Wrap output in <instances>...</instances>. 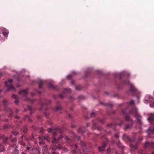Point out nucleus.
Listing matches in <instances>:
<instances>
[{
  "label": "nucleus",
  "instance_id": "obj_1",
  "mask_svg": "<svg viewBox=\"0 0 154 154\" xmlns=\"http://www.w3.org/2000/svg\"><path fill=\"white\" fill-rule=\"evenodd\" d=\"M48 131L49 132H52L53 134V139L52 140V142L53 143H55L57 142H60V140L62 138H64L66 140V142L69 143L71 146H72L71 143L72 140L70 139L67 136H65L63 137L61 135L57 139H56L55 136L57 134V132L61 133L63 132V129L59 128H56L55 129H53L51 128H49Z\"/></svg>",
  "mask_w": 154,
  "mask_h": 154
},
{
  "label": "nucleus",
  "instance_id": "obj_2",
  "mask_svg": "<svg viewBox=\"0 0 154 154\" xmlns=\"http://www.w3.org/2000/svg\"><path fill=\"white\" fill-rule=\"evenodd\" d=\"M122 114L125 115L124 117L125 120L128 122V124H126L124 128L125 130L130 128L132 127L133 122V120L130 118L129 116V114L128 113V108H126L124 109H122Z\"/></svg>",
  "mask_w": 154,
  "mask_h": 154
},
{
  "label": "nucleus",
  "instance_id": "obj_3",
  "mask_svg": "<svg viewBox=\"0 0 154 154\" xmlns=\"http://www.w3.org/2000/svg\"><path fill=\"white\" fill-rule=\"evenodd\" d=\"M128 113L129 115H132L135 116L137 119V123L139 124H142L141 121L138 118H140V116L138 114L137 112V110L136 108H134L132 109L130 111L128 109Z\"/></svg>",
  "mask_w": 154,
  "mask_h": 154
},
{
  "label": "nucleus",
  "instance_id": "obj_4",
  "mask_svg": "<svg viewBox=\"0 0 154 154\" xmlns=\"http://www.w3.org/2000/svg\"><path fill=\"white\" fill-rule=\"evenodd\" d=\"M148 120L149 122L151 123H152V124L154 125V122L153 123V122H154V114H150L148 115ZM153 128L151 127L149 128V129L151 131V132L152 134H154V125L152 126Z\"/></svg>",
  "mask_w": 154,
  "mask_h": 154
},
{
  "label": "nucleus",
  "instance_id": "obj_5",
  "mask_svg": "<svg viewBox=\"0 0 154 154\" xmlns=\"http://www.w3.org/2000/svg\"><path fill=\"white\" fill-rule=\"evenodd\" d=\"M144 149H154V143L146 142L143 146Z\"/></svg>",
  "mask_w": 154,
  "mask_h": 154
},
{
  "label": "nucleus",
  "instance_id": "obj_6",
  "mask_svg": "<svg viewBox=\"0 0 154 154\" xmlns=\"http://www.w3.org/2000/svg\"><path fill=\"white\" fill-rule=\"evenodd\" d=\"M13 82V80L12 79H10L8 81H6L5 84L6 86L8 87V89L7 90V91H8L9 89H14V88L11 85Z\"/></svg>",
  "mask_w": 154,
  "mask_h": 154
},
{
  "label": "nucleus",
  "instance_id": "obj_7",
  "mask_svg": "<svg viewBox=\"0 0 154 154\" xmlns=\"http://www.w3.org/2000/svg\"><path fill=\"white\" fill-rule=\"evenodd\" d=\"M71 90L70 88H65L64 89L62 93L60 94L58 97L62 99L64 98L65 94L67 93H70L71 92Z\"/></svg>",
  "mask_w": 154,
  "mask_h": 154
},
{
  "label": "nucleus",
  "instance_id": "obj_8",
  "mask_svg": "<svg viewBox=\"0 0 154 154\" xmlns=\"http://www.w3.org/2000/svg\"><path fill=\"white\" fill-rule=\"evenodd\" d=\"M122 139L125 141H128L129 142H132L135 140V138L134 137L131 139L127 135L125 134H123Z\"/></svg>",
  "mask_w": 154,
  "mask_h": 154
},
{
  "label": "nucleus",
  "instance_id": "obj_9",
  "mask_svg": "<svg viewBox=\"0 0 154 154\" xmlns=\"http://www.w3.org/2000/svg\"><path fill=\"white\" fill-rule=\"evenodd\" d=\"M62 148V147L60 145H59L57 148L55 149L53 148L51 150V153L52 154H59V153L57 152V150L58 149H60Z\"/></svg>",
  "mask_w": 154,
  "mask_h": 154
},
{
  "label": "nucleus",
  "instance_id": "obj_10",
  "mask_svg": "<svg viewBox=\"0 0 154 154\" xmlns=\"http://www.w3.org/2000/svg\"><path fill=\"white\" fill-rule=\"evenodd\" d=\"M5 110L7 112H10L8 116L9 117H11L13 116V112L10 108L5 107Z\"/></svg>",
  "mask_w": 154,
  "mask_h": 154
},
{
  "label": "nucleus",
  "instance_id": "obj_11",
  "mask_svg": "<svg viewBox=\"0 0 154 154\" xmlns=\"http://www.w3.org/2000/svg\"><path fill=\"white\" fill-rule=\"evenodd\" d=\"M106 145L105 143H103L101 146H98V150L100 152L103 151Z\"/></svg>",
  "mask_w": 154,
  "mask_h": 154
},
{
  "label": "nucleus",
  "instance_id": "obj_12",
  "mask_svg": "<svg viewBox=\"0 0 154 154\" xmlns=\"http://www.w3.org/2000/svg\"><path fill=\"white\" fill-rule=\"evenodd\" d=\"M27 91V89L21 90L20 91L19 94L24 96H25L28 94Z\"/></svg>",
  "mask_w": 154,
  "mask_h": 154
},
{
  "label": "nucleus",
  "instance_id": "obj_13",
  "mask_svg": "<svg viewBox=\"0 0 154 154\" xmlns=\"http://www.w3.org/2000/svg\"><path fill=\"white\" fill-rule=\"evenodd\" d=\"M41 104L42 106L44 105V104H45L46 105H48L50 104L51 103V100H48L47 99H45V102L44 103L42 102V101H41Z\"/></svg>",
  "mask_w": 154,
  "mask_h": 154
},
{
  "label": "nucleus",
  "instance_id": "obj_14",
  "mask_svg": "<svg viewBox=\"0 0 154 154\" xmlns=\"http://www.w3.org/2000/svg\"><path fill=\"white\" fill-rule=\"evenodd\" d=\"M85 130V127L80 128L78 130V132L83 135Z\"/></svg>",
  "mask_w": 154,
  "mask_h": 154
},
{
  "label": "nucleus",
  "instance_id": "obj_15",
  "mask_svg": "<svg viewBox=\"0 0 154 154\" xmlns=\"http://www.w3.org/2000/svg\"><path fill=\"white\" fill-rule=\"evenodd\" d=\"M130 90L133 93L135 92L136 91V88L132 84H130Z\"/></svg>",
  "mask_w": 154,
  "mask_h": 154
},
{
  "label": "nucleus",
  "instance_id": "obj_16",
  "mask_svg": "<svg viewBox=\"0 0 154 154\" xmlns=\"http://www.w3.org/2000/svg\"><path fill=\"white\" fill-rule=\"evenodd\" d=\"M12 97L14 99H16V100L14 102L15 103L17 104L19 102V101L17 99V96L15 94H12Z\"/></svg>",
  "mask_w": 154,
  "mask_h": 154
},
{
  "label": "nucleus",
  "instance_id": "obj_17",
  "mask_svg": "<svg viewBox=\"0 0 154 154\" xmlns=\"http://www.w3.org/2000/svg\"><path fill=\"white\" fill-rule=\"evenodd\" d=\"M100 104L102 105H104L106 106H107L108 107H109L110 108H112V103H103L102 102H100Z\"/></svg>",
  "mask_w": 154,
  "mask_h": 154
},
{
  "label": "nucleus",
  "instance_id": "obj_18",
  "mask_svg": "<svg viewBox=\"0 0 154 154\" xmlns=\"http://www.w3.org/2000/svg\"><path fill=\"white\" fill-rule=\"evenodd\" d=\"M44 81L42 80H40L38 82V85H39V88H42V86L43 85L44 83Z\"/></svg>",
  "mask_w": 154,
  "mask_h": 154
},
{
  "label": "nucleus",
  "instance_id": "obj_19",
  "mask_svg": "<svg viewBox=\"0 0 154 154\" xmlns=\"http://www.w3.org/2000/svg\"><path fill=\"white\" fill-rule=\"evenodd\" d=\"M5 151V146L2 144H0V152Z\"/></svg>",
  "mask_w": 154,
  "mask_h": 154
},
{
  "label": "nucleus",
  "instance_id": "obj_20",
  "mask_svg": "<svg viewBox=\"0 0 154 154\" xmlns=\"http://www.w3.org/2000/svg\"><path fill=\"white\" fill-rule=\"evenodd\" d=\"M48 86L50 88H52L53 89H56V86H54L51 83H48Z\"/></svg>",
  "mask_w": 154,
  "mask_h": 154
},
{
  "label": "nucleus",
  "instance_id": "obj_21",
  "mask_svg": "<svg viewBox=\"0 0 154 154\" xmlns=\"http://www.w3.org/2000/svg\"><path fill=\"white\" fill-rule=\"evenodd\" d=\"M130 146L132 148H134V149H136L137 147L138 144L136 143L135 145H133L131 144L130 145Z\"/></svg>",
  "mask_w": 154,
  "mask_h": 154
},
{
  "label": "nucleus",
  "instance_id": "obj_22",
  "mask_svg": "<svg viewBox=\"0 0 154 154\" xmlns=\"http://www.w3.org/2000/svg\"><path fill=\"white\" fill-rule=\"evenodd\" d=\"M12 154H19V152L18 150L17 149V148H15L14 150V152Z\"/></svg>",
  "mask_w": 154,
  "mask_h": 154
},
{
  "label": "nucleus",
  "instance_id": "obj_23",
  "mask_svg": "<svg viewBox=\"0 0 154 154\" xmlns=\"http://www.w3.org/2000/svg\"><path fill=\"white\" fill-rule=\"evenodd\" d=\"M8 137H6L5 138V139L3 140V142L5 144H6L8 143Z\"/></svg>",
  "mask_w": 154,
  "mask_h": 154
},
{
  "label": "nucleus",
  "instance_id": "obj_24",
  "mask_svg": "<svg viewBox=\"0 0 154 154\" xmlns=\"http://www.w3.org/2000/svg\"><path fill=\"white\" fill-rule=\"evenodd\" d=\"M117 124L119 126H121L122 125H124V122L122 120H120V122L119 123H117Z\"/></svg>",
  "mask_w": 154,
  "mask_h": 154
},
{
  "label": "nucleus",
  "instance_id": "obj_25",
  "mask_svg": "<svg viewBox=\"0 0 154 154\" xmlns=\"http://www.w3.org/2000/svg\"><path fill=\"white\" fill-rule=\"evenodd\" d=\"M27 109L28 110H30V114L31 115L33 112L32 110V107L31 106H27Z\"/></svg>",
  "mask_w": 154,
  "mask_h": 154
},
{
  "label": "nucleus",
  "instance_id": "obj_26",
  "mask_svg": "<svg viewBox=\"0 0 154 154\" xmlns=\"http://www.w3.org/2000/svg\"><path fill=\"white\" fill-rule=\"evenodd\" d=\"M61 107L60 106H58L55 108L54 110L55 111L60 110L61 109Z\"/></svg>",
  "mask_w": 154,
  "mask_h": 154
},
{
  "label": "nucleus",
  "instance_id": "obj_27",
  "mask_svg": "<svg viewBox=\"0 0 154 154\" xmlns=\"http://www.w3.org/2000/svg\"><path fill=\"white\" fill-rule=\"evenodd\" d=\"M12 133L15 136H17L19 134V132H18L17 131L14 130L12 132Z\"/></svg>",
  "mask_w": 154,
  "mask_h": 154
},
{
  "label": "nucleus",
  "instance_id": "obj_28",
  "mask_svg": "<svg viewBox=\"0 0 154 154\" xmlns=\"http://www.w3.org/2000/svg\"><path fill=\"white\" fill-rule=\"evenodd\" d=\"M122 82L123 84L124 85H128L130 84L129 81L128 80L124 81Z\"/></svg>",
  "mask_w": 154,
  "mask_h": 154
},
{
  "label": "nucleus",
  "instance_id": "obj_29",
  "mask_svg": "<svg viewBox=\"0 0 154 154\" xmlns=\"http://www.w3.org/2000/svg\"><path fill=\"white\" fill-rule=\"evenodd\" d=\"M8 30H6L5 32H2V34L5 36H6L8 35Z\"/></svg>",
  "mask_w": 154,
  "mask_h": 154
},
{
  "label": "nucleus",
  "instance_id": "obj_30",
  "mask_svg": "<svg viewBox=\"0 0 154 154\" xmlns=\"http://www.w3.org/2000/svg\"><path fill=\"white\" fill-rule=\"evenodd\" d=\"M81 143L82 147H84V148L85 147L86 143L84 141L81 142Z\"/></svg>",
  "mask_w": 154,
  "mask_h": 154
},
{
  "label": "nucleus",
  "instance_id": "obj_31",
  "mask_svg": "<svg viewBox=\"0 0 154 154\" xmlns=\"http://www.w3.org/2000/svg\"><path fill=\"white\" fill-rule=\"evenodd\" d=\"M27 118L28 119V120H29L30 122H32V121L29 117V116L28 115H26L25 116V119H26Z\"/></svg>",
  "mask_w": 154,
  "mask_h": 154
},
{
  "label": "nucleus",
  "instance_id": "obj_32",
  "mask_svg": "<svg viewBox=\"0 0 154 154\" xmlns=\"http://www.w3.org/2000/svg\"><path fill=\"white\" fill-rule=\"evenodd\" d=\"M23 131L24 133H26L27 131V128L26 126H24L23 127Z\"/></svg>",
  "mask_w": 154,
  "mask_h": 154
},
{
  "label": "nucleus",
  "instance_id": "obj_33",
  "mask_svg": "<svg viewBox=\"0 0 154 154\" xmlns=\"http://www.w3.org/2000/svg\"><path fill=\"white\" fill-rule=\"evenodd\" d=\"M40 139H41L42 140H47V138L46 137L44 136H42L39 137Z\"/></svg>",
  "mask_w": 154,
  "mask_h": 154
},
{
  "label": "nucleus",
  "instance_id": "obj_34",
  "mask_svg": "<svg viewBox=\"0 0 154 154\" xmlns=\"http://www.w3.org/2000/svg\"><path fill=\"white\" fill-rule=\"evenodd\" d=\"M3 104L4 106H6L8 103V101L6 100H4L3 101Z\"/></svg>",
  "mask_w": 154,
  "mask_h": 154
},
{
  "label": "nucleus",
  "instance_id": "obj_35",
  "mask_svg": "<svg viewBox=\"0 0 154 154\" xmlns=\"http://www.w3.org/2000/svg\"><path fill=\"white\" fill-rule=\"evenodd\" d=\"M97 120L102 123H103L104 121V119H100V118H98Z\"/></svg>",
  "mask_w": 154,
  "mask_h": 154
},
{
  "label": "nucleus",
  "instance_id": "obj_36",
  "mask_svg": "<svg viewBox=\"0 0 154 154\" xmlns=\"http://www.w3.org/2000/svg\"><path fill=\"white\" fill-rule=\"evenodd\" d=\"M11 141L13 143H15L17 141L16 138H14L11 139Z\"/></svg>",
  "mask_w": 154,
  "mask_h": 154
},
{
  "label": "nucleus",
  "instance_id": "obj_37",
  "mask_svg": "<svg viewBox=\"0 0 154 154\" xmlns=\"http://www.w3.org/2000/svg\"><path fill=\"white\" fill-rule=\"evenodd\" d=\"M75 88L77 90H80L81 89V87L80 85H77L75 87Z\"/></svg>",
  "mask_w": 154,
  "mask_h": 154
},
{
  "label": "nucleus",
  "instance_id": "obj_38",
  "mask_svg": "<svg viewBox=\"0 0 154 154\" xmlns=\"http://www.w3.org/2000/svg\"><path fill=\"white\" fill-rule=\"evenodd\" d=\"M128 104L130 105H132L134 103V101L132 100L128 103Z\"/></svg>",
  "mask_w": 154,
  "mask_h": 154
},
{
  "label": "nucleus",
  "instance_id": "obj_39",
  "mask_svg": "<svg viewBox=\"0 0 154 154\" xmlns=\"http://www.w3.org/2000/svg\"><path fill=\"white\" fill-rule=\"evenodd\" d=\"M5 138V135L2 134H0V140L3 139Z\"/></svg>",
  "mask_w": 154,
  "mask_h": 154
},
{
  "label": "nucleus",
  "instance_id": "obj_40",
  "mask_svg": "<svg viewBox=\"0 0 154 154\" xmlns=\"http://www.w3.org/2000/svg\"><path fill=\"white\" fill-rule=\"evenodd\" d=\"M3 128L4 129H8V126L7 125H4Z\"/></svg>",
  "mask_w": 154,
  "mask_h": 154
},
{
  "label": "nucleus",
  "instance_id": "obj_41",
  "mask_svg": "<svg viewBox=\"0 0 154 154\" xmlns=\"http://www.w3.org/2000/svg\"><path fill=\"white\" fill-rule=\"evenodd\" d=\"M97 127V124L96 123H94V122L93 123V129H95Z\"/></svg>",
  "mask_w": 154,
  "mask_h": 154
},
{
  "label": "nucleus",
  "instance_id": "obj_42",
  "mask_svg": "<svg viewBox=\"0 0 154 154\" xmlns=\"http://www.w3.org/2000/svg\"><path fill=\"white\" fill-rule=\"evenodd\" d=\"M95 113L94 112H92L91 114V117H93L95 116Z\"/></svg>",
  "mask_w": 154,
  "mask_h": 154
},
{
  "label": "nucleus",
  "instance_id": "obj_43",
  "mask_svg": "<svg viewBox=\"0 0 154 154\" xmlns=\"http://www.w3.org/2000/svg\"><path fill=\"white\" fill-rule=\"evenodd\" d=\"M79 98L80 99H84V97L83 96L81 95L79 96Z\"/></svg>",
  "mask_w": 154,
  "mask_h": 154
},
{
  "label": "nucleus",
  "instance_id": "obj_44",
  "mask_svg": "<svg viewBox=\"0 0 154 154\" xmlns=\"http://www.w3.org/2000/svg\"><path fill=\"white\" fill-rule=\"evenodd\" d=\"M30 147H29V146H27L26 147V151L25 152H27V151H28V150H30Z\"/></svg>",
  "mask_w": 154,
  "mask_h": 154
},
{
  "label": "nucleus",
  "instance_id": "obj_45",
  "mask_svg": "<svg viewBox=\"0 0 154 154\" xmlns=\"http://www.w3.org/2000/svg\"><path fill=\"white\" fill-rule=\"evenodd\" d=\"M45 115L46 117H48L49 116V114L48 113L46 112H45Z\"/></svg>",
  "mask_w": 154,
  "mask_h": 154
},
{
  "label": "nucleus",
  "instance_id": "obj_46",
  "mask_svg": "<svg viewBox=\"0 0 154 154\" xmlns=\"http://www.w3.org/2000/svg\"><path fill=\"white\" fill-rule=\"evenodd\" d=\"M123 75H124L123 73H121L119 74V77H120V79H122V76Z\"/></svg>",
  "mask_w": 154,
  "mask_h": 154
},
{
  "label": "nucleus",
  "instance_id": "obj_47",
  "mask_svg": "<svg viewBox=\"0 0 154 154\" xmlns=\"http://www.w3.org/2000/svg\"><path fill=\"white\" fill-rule=\"evenodd\" d=\"M67 78L68 79H71L72 78V76H71V75H68L67 76Z\"/></svg>",
  "mask_w": 154,
  "mask_h": 154
},
{
  "label": "nucleus",
  "instance_id": "obj_48",
  "mask_svg": "<svg viewBox=\"0 0 154 154\" xmlns=\"http://www.w3.org/2000/svg\"><path fill=\"white\" fill-rule=\"evenodd\" d=\"M118 146L120 149H122L123 148V146H120L119 144H118Z\"/></svg>",
  "mask_w": 154,
  "mask_h": 154
},
{
  "label": "nucleus",
  "instance_id": "obj_49",
  "mask_svg": "<svg viewBox=\"0 0 154 154\" xmlns=\"http://www.w3.org/2000/svg\"><path fill=\"white\" fill-rule=\"evenodd\" d=\"M150 106L151 107H154V102L150 104Z\"/></svg>",
  "mask_w": 154,
  "mask_h": 154
},
{
  "label": "nucleus",
  "instance_id": "obj_50",
  "mask_svg": "<svg viewBox=\"0 0 154 154\" xmlns=\"http://www.w3.org/2000/svg\"><path fill=\"white\" fill-rule=\"evenodd\" d=\"M77 152L76 150L74 149L72 151V153L73 154H75Z\"/></svg>",
  "mask_w": 154,
  "mask_h": 154
},
{
  "label": "nucleus",
  "instance_id": "obj_51",
  "mask_svg": "<svg viewBox=\"0 0 154 154\" xmlns=\"http://www.w3.org/2000/svg\"><path fill=\"white\" fill-rule=\"evenodd\" d=\"M114 136L115 137H116V138H118L119 137V135L117 134H115Z\"/></svg>",
  "mask_w": 154,
  "mask_h": 154
},
{
  "label": "nucleus",
  "instance_id": "obj_52",
  "mask_svg": "<svg viewBox=\"0 0 154 154\" xmlns=\"http://www.w3.org/2000/svg\"><path fill=\"white\" fill-rule=\"evenodd\" d=\"M15 118L16 119H18L20 118V117L18 116H15Z\"/></svg>",
  "mask_w": 154,
  "mask_h": 154
},
{
  "label": "nucleus",
  "instance_id": "obj_53",
  "mask_svg": "<svg viewBox=\"0 0 154 154\" xmlns=\"http://www.w3.org/2000/svg\"><path fill=\"white\" fill-rule=\"evenodd\" d=\"M19 112V110L18 109H16L15 112L16 113H17Z\"/></svg>",
  "mask_w": 154,
  "mask_h": 154
},
{
  "label": "nucleus",
  "instance_id": "obj_54",
  "mask_svg": "<svg viewBox=\"0 0 154 154\" xmlns=\"http://www.w3.org/2000/svg\"><path fill=\"white\" fill-rule=\"evenodd\" d=\"M71 127L72 128H74L75 127V125H74V124H72L71 125Z\"/></svg>",
  "mask_w": 154,
  "mask_h": 154
},
{
  "label": "nucleus",
  "instance_id": "obj_55",
  "mask_svg": "<svg viewBox=\"0 0 154 154\" xmlns=\"http://www.w3.org/2000/svg\"><path fill=\"white\" fill-rule=\"evenodd\" d=\"M21 144L23 146H26L25 143H23V142L21 143Z\"/></svg>",
  "mask_w": 154,
  "mask_h": 154
},
{
  "label": "nucleus",
  "instance_id": "obj_56",
  "mask_svg": "<svg viewBox=\"0 0 154 154\" xmlns=\"http://www.w3.org/2000/svg\"><path fill=\"white\" fill-rule=\"evenodd\" d=\"M68 117L70 118H72V117L71 115H70V114H69L68 115Z\"/></svg>",
  "mask_w": 154,
  "mask_h": 154
},
{
  "label": "nucleus",
  "instance_id": "obj_57",
  "mask_svg": "<svg viewBox=\"0 0 154 154\" xmlns=\"http://www.w3.org/2000/svg\"><path fill=\"white\" fill-rule=\"evenodd\" d=\"M112 125V124H108V126L109 127H111Z\"/></svg>",
  "mask_w": 154,
  "mask_h": 154
},
{
  "label": "nucleus",
  "instance_id": "obj_58",
  "mask_svg": "<svg viewBox=\"0 0 154 154\" xmlns=\"http://www.w3.org/2000/svg\"><path fill=\"white\" fill-rule=\"evenodd\" d=\"M48 124H50V125H51L52 124V123H51V122H50V121H49V122H48Z\"/></svg>",
  "mask_w": 154,
  "mask_h": 154
},
{
  "label": "nucleus",
  "instance_id": "obj_59",
  "mask_svg": "<svg viewBox=\"0 0 154 154\" xmlns=\"http://www.w3.org/2000/svg\"><path fill=\"white\" fill-rule=\"evenodd\" d=\"M75 147V148H76V149L77 148H78V146L77 144H75V145H74Z\"/></svg>",
  "mask_w": 154,
  "mask_h": 154
},
{
  "label": "nucleus",
  "instance_id": "obj_60",
  "mask_svg": "<svg viewBox=\"0 0 154 154\" xmlns=\"http://www.w3.org/2000/svg\"><path fill=\"white\" fill-rule=\"evenodd\" d=\"M111 149L110 148H109L107 149V152H108Z\"/></svg>",
  "mask_w": 154,
  "mask_h": 154
},
{
  "label": "nucleus",
  "instance_id": "obj_61",
  "mask_svg": "<svg viewBox=\"0 0 154 154\" xmlns=\"http://www.w3.org/2000/svg\"><path fill=\"white\" fill-rule=\"evenodd\" d=\"M90 125V123H88L87 124V126H88Z\"/></svg>",
  "mask_w": 154,
  "mask_h": 154
},
{
  "label": "nucleus",
  "instance_id": "obj_62",
  "mask_svg": "<svg viewBox=\"0 0 154 154\" xmlns=\"http://www.w3.org/2000/svg\"><path fill=\"white\" fill-rule=\"evenodd\" d=\"M142 139H143V138L142 137H140L139 138V141L141 140H142Z\"/></svg>",
  "mask_w": 154,
  "mask_h": 154
},
{
  "label": "nucleus",
  "instance_id": "obj_63",
  "mask_svg": "<svg viewBox=\"0 0 154 154\" xmlns=\"http://www.w3.org/2000/svg\"><path fill=\"white\" fill-rule=\"evenodd\" d=\"M8 119H5L4 120V121L8 122Z\"/></svg>",
  "mask_w": 154,
  "mask_h": 154
},
{
  "label": "nucleus",
  "instance_id": "obj_64",
  "mask_svg": "<svg viewBox=\"0 0 154 154\" xmlns=\"http://www.w3.org/2000/svg\"><path fill=\"white\" fill-rule=\"evenodd\" d=\"M21 154H26V153H25V152H21Z\"/></svg>",
  "mask_w": 154,
  "mask_h": 154
}]
</instances>
